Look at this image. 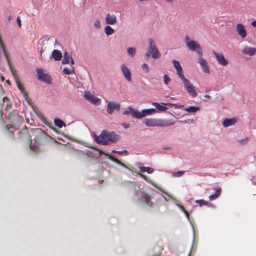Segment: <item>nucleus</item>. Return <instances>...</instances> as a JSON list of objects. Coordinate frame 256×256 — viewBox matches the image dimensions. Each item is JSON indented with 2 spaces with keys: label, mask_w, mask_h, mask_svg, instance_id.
Listing matches in <instances>:
<instances>
[{
  "label": "nucleus",
  "mask_w": 256,
  "mask_h": 256,
  "mask_svg": "<svg viewBox=\"0 0 256 256\" xmlns=\"http://www.w3.org/2000/svg\"><path fill=\"white\" fill-rule=\"evenodd\" d=\"M213 54L220 64L223 66H226L228 64V60L225 58L224 55L222 53L213 52Z\"/></svg>",
  "instance_id": "obj_13"
},
{
  "label": "nucleus",
  "mask_w": 256,
  "mask_h": 256,
  "mask_svg": "<svg viewBox=\"0 0 256 256\" xmlns=\"http://www.w3.org/2000/svg\"><path fill=\"white\" fill-rule=\"evenodd\" d=\"M8 118L12 121L18 120L20 118L18 110H14L9 114Z\"/></svg>",
  "instance_id": "obj_22"
},
{
  "label": "nucleus",
  "mask_w": 256,
  "mask_h": 256,
  "mask_svg": "<svg viewBox=\"0 0 256 256\" xmlns=\"http://www.w3.org/2000/svg\"><path fill=\"white\" fill-rule=\"evenodd\" d=\"M116 18L114 14H108L106 17V23L108 24H114L116 22Z\"/></svg>",
  "instance_id": "obj_18"
},
{
  "label": "nucleus",
  "mask_w": 256,
  "mask_h": 256,
  "mask_svg": "<svg viewBox=\"0 0 256 256\" xmlns=\"http://www.w3.org/2000/svg\"><path fill=\"white\" fill-rule=\"evenodd\" d=\"M251 24L254 27H256V20H254L251 22Z\"/></svg>",
  "instance_id": "obj_49"
},
{
  "label": "nucleus",
  "mask_w": 256,
  "mask_h": 256,
  "mask_svg": "<svg viewBox=\"0 0 256 256\" xmlns=\"http://www.w3.org/2000/svg\"><path fill=\"white\" fill-rule=\"evenodd\" d=\"M139 168L142 172H147L148 174H152L154 171V169L150 167L140 166H139Z\"/></svg>",
  "instance_id": "obj_27"
},
{
  "label": "nucleus",
  "mask_w": 256,
  "mask_h": 256,
  "mask_svg": "<svg viewBox=\"0 0 256 256\" xmlns=\"http://www.w3.org/2000/svg\"><path fill=\"white\" fill-rule=\"evenodd\" d=\"M2 114H3V113H2V110H0V118L2 119Z\"/></svg>",
  "instance_id": "obj_52"
},
{
  "label": "nucleus",
  "mask_w": 256,
  "mask_h": 256,
  "mask_svg": "<svg viewBox=\"0 0 256 256\" xmlns=\"http://www.w3.org/2000/svg\"><path fill=\"white\" fill-rule=\"evenodd\" d=\"M54 122L55 125L56 126L59 128H62L63 126H66L64 122L60 119L56 118L54 120Z\"/></svg>",
  "instance_id": "obj_32"
},
{
  "label": "nucleus",
  "mask_w": 256,
  "mask_h": 256,
  "mask_svg": "<svg viewBox=\"0 0 256 256\" xmlns=\"http://www.w3.org/2000/svg\"><path fill=\"white\" fill-rule=\"evenodd\" d=\"M245 140H246V142H248V138H246V139Z\"/></svg>",
  "instance_id": "obj_62"
},
{
  "label": "nucleus",
  "mask_w": 256,
  "mask_h": 256,
  "mask_svg": "<svg viewBox=\"0 0 256 256\" xmlns=\"http://www.w3.org/2000/svg\"><path fill=\"white\" fill-rule=\"evenodd\" d=\"M151 56L153 58L156 59L160 57L161 54L155 44L154 40L150 38L148 40V50L146 54V58Z\"/></svg>",
  "instance_id": "obj_4"
},
{
  "label": "nucleus",
  "mask_w": 256,
  "mask_h": 256,
  "mask_svg": "<svg viewBox=\"0 0 256 256\" xmlns=\"http://www.w3.org/2000/svg\"><path fill=\"white\" fill-rule=\"evenodd\" d=\"M112 152L117 153V154H126L127 152V150H122V151L113 150Z\"/></svg>",
  "instance_id": "obj_45"
},
{
  "label": "nucleus",
  "mask_w": 256,
  "mask_h": 256,
  "mask_svg": "<svg viewBox=\"0 0 256 256\" xmlns=\"http://www.w3.org/2000/svg\"><path fill=\"white\" fill-rule=\"evenodd\" d=\"M198 61L204 72L209 73V68L206 60L202 58H200Z\"/></svg>",
  "instance_id": "obj_19"
},
{
  "label": "nucleus",
  "mask_w": 256,
  "mask_h": 256,
  "mask_svg": "<svg viewBox=\"0 0 256 256\" xmlns=\"http://www.w3.org/2000/svg\"><path fill=\"white\" fill-rule=\"evenodd\" d=\"M6 82L9 85L11 84L9 80H6Z\"/></svg>",
  "instance_id": "obj_57"
},
{
  "label": "nucleus",
  "mask_w": 256,
  "mask_h": 256,
  "mask_svg": "<svg viewBox=\"0 0 256 256\" xmlns=\"http://www.w3.org/2000/svg\"><path fill=\"white\" fill-rule=\"evenodd\" d=\"M10 66L11 72L12 74V75H13V76L14 78V80H16V82L17 84L18 88L21 91L22 93V94H23L24 98H25V99L30 104V102H29L30 100V98L28 95V94L24 90V86L21 84L20 80L19 79V78L16 74V71L15 70L14 68H13L12 67L11 64L10 65Z\"/></svg>",
  "instance_id": "obj_7"
},
{
  "label": "nucleus",
  "mask_w": 256,
  "mask_h": 256,
  "mask_svg": "<svg viewBox=\"0 0 256 256\" xmlns=\"http://www.w3.org/2000/svg\"><path fill=\"white\" fill-rule=\"evenodd\" d=\"M109 159L117 164H120V162L117 158L112 156H109Z\"/></svg>",
  "instance_id": "obj_43"
},
{
  "label": "nucleus",
  "mask_w": 256,
  "mask_h": 256,
  "mask_svg": "<svg viewBox=\"0 0 256 256\" xmlns=\"http://www.w3.org/2000/svg\"><path fill=\"white\" fill-rule=\"evenodd\" d=\"M214 190H215L214 194H211L209 196V199L210 200H213L216 199L221 194V188H214Z\"/></svg>",
  "instance_id": "obj_23"
},
{
  "label": "nucleus",
  "mask_w": 256,
  "mask_h": 256,
  "mask_svg": "<svg viewBox=\"0 0 256 256\" xmlns=\"http://www.w3.org/2000/svg\"><path fill=\"white\" fill-rule=\"evenodd\" d=\"M184 173V171H178L176 172H174L172 173V176L174 177H180L183 176Z\"/></svg>",
  "instance_id": "obj_35"
},
{
  "label": "nucleus",
  "mask_w": 256,
  "mask_h": 256,
  "mask_svg": "<svg viewBox=\"0 0 256 256\" xmlns=\"http://www.w3.org/2000/svg\"><path fill=\"white\" fill-rule=\"evenodd\" d=\"M8 19L9 20H10L12 19V16H9L8 18Z\"/></svg>",
  "instance_id": "obj_60"
},
{
  "label": "nucleus",
  "mask_w": 256,
  "mask_h": 256,
  "mask_svg": "<svg viewBox=\"0 0 256 256\" xmlns=\"http://www.w3.org/2000/svg\"><path fill=\"white\" fill-rule=\"evenodd\" d=\"M136 112H138V110H134L131 107H129L128 110L124 111L122 114L124 115L130 114L133 118H136V117L134 116V114Z\"/></svg>",
  "instance_id": "obj_28"
},
{
  "label": "nucleus",
  "mask_w": 256,
  "mask_h": 256,
  "mask_svg": "<svg viewBox=\"0 0 256 256\" xmlns=\"http://www.w3.org/2000/svg\"><path fill=\"white\" fill-rule=\"evenodd\" d=\"M236 120L235 118H226L222 122V125L224 127H228L235 124Z\"/></svg>",
  "instance_id": "obj_24"
},
{
  "label": "nucleus",
  "mask_w": 256,
  "mask_h": 256,
  "mask_svg": "<svg viewBox=\"0 0 256 256\" xmlns=\"http://www.w3.org/2000/svg\"><path fill=\"white\" fill-rule=\"evenodd\" d=\"M190 121H191V122H194L193 120H190Z\"/></svg>",
  "instance_id": "obj_63"
},
{
  "label": "nucleus",
  "mask_w": 256,
  "mask_h": 256,
  "mask_svg": "<svg viewBox=\"0 0 256 256\" xmlns=\"http://www.w3.org/2000/svg\"><path fill=\"white\" fill-rule=\"evenodd\" d=\"M152 105L154 106L156 110L160 112H166L168 109L167 107L166 106L163 105L162 104V102L160 104L158 102H153Z\"/></svg>",
  "instance_id": "obj_25"
},
{
  "label": "nucleus",
  "mask_w": 256,
  "mask_h": 256,
  "mask_svg": "<svg viewBox=\"0 0 256 256\" xmlns=\"http://www.w3.org/2000/svg\"><path fill=\"white\" fill-rule=\"evenodd\" d=\"M142 69L146 73H148L150 72V68L148 65L145 63L143 64L142 66Z\"/></svg>",
  "instance_id": "obj_38"
},
{
  "label": "nucleus",
  "mask_w": 256,
  "mask_h": 256,
  "mask_svg": "<svg viewBox=\"0 0 256 256\" xmlns=\"http://www.w3.org/2000/svg\"><path fill=\"white\" fill-rule=\"evenodd\" d=\"M12 128V126H6V128H7V130H8V132L9 135H10V136H12V138H14V132H12V131L10 130V128Z\"/></svg>",
  "instance_id": "obj_41"
},
{
  "label": "nucleus",
  "mask_w": 256,
  "mask_h": 256,
  "mask_svg": "<svg viewBox=\"0 0 256 256\" xmlns=\"http://www.w3.org/2000/svg\"><path fill=\"white\" fill-rule=\"evenodd\" d=\"M12 108V104L11 102H9L8 103H7L6 108H5V110H6L8 111L9 110H10Z\"/></svg>",
  "instance_id": "obj_44"
},
{
  "label": "nucleus",
  "mask_w": 256,
  "mask_h": 256,
  "mask_svg": "<svg viewBox=\"0 0 256 256\" xmlns=\"http://www.w3.org/2000/svg\"><path fill=\"white\" fill-rule=\"evenodd\" d=\"M86 100L96 105H99L101 102V100L96 97L93 94L90 92H86L84 93Z\"/></svg>",
  "instance_id": "obj_10"
},
{
  "label": "nucleus",
  "mask_w": 256,
  "mask_h": 256,
  "mask_svg": "<svg viewBox=\"0 0 256 256\" xmlns=\"http://www.w3.org/2000/svg\"><path fill=\"white\" fill-rule=\"evenodd\" d=\"M184 214H185V215L186 216L187 218H189L190 214H189V213L186 210L184 212Z\"/></svg>",
  "instance_id": "obj_50"
},
{
  "label": "nucleus",
  "mask_w": 256,
  "mask_h": 256,
  "mask_svg": "<svg viewBox=\"0 0 256 256\" xmlns=\"http://www.w3.org/2000/svg\"><path fill=\"white\" fill-rule=\"evenodd\" d=\"M164 0L169 3H172L173 2V0Z\"/></svg>",
  "instance_id": "obj_55"
},
{
  "label": "nucleus",
  "mask_w": 256,
  "mask_h": 256,
  "mask_svg": "<svg viewBox=\"0 0 256 256\" xmlns=\"http://www.w3.org/2000/svg\"><path fill=\"white\" fill-rule=\"evenodd\" d=\"M188 121H190V120H184V121H180V122H183V123H188Z\"/></svg>",
  "instance_id": "obj_54"
},
{
  "label": "nucleus",
  "mask_w": 256,
  "mask_h": 256,
  "mask_svg": "<svg viewBox=\"0 0 256 256\" xmlns=\"http://www.w3.org/2000/svg\"><path fill=\"white\" fill-rule=\"evenodd\" d=\"M195 202L196 204H198L200 206H208L210 205V204L208 202L202 200H196Z\"/></svg>",
  "instance_id": "obj_34"
},
{
  "label": "nucleus",
  "mask_w": 256,
  "mask_h": 256,
  "mask_svg": "<svg viewBox=\"0 0 256 256\" xmlns=\"http://www.w3.org/2000/svg\"><path fill=\"white\" fill-rule=\"evenodd\" d=\"M120 108L119 104L114 102H108V104L107 112L108 114H112L114 110H118Z\"/></svg>",
  "instance_id": "obj_16"
},
{
  "label": "nucleus",
  "mask_w": 256,
  "mask_h": 256,
  "mask_svg": "<svg viewBox=\"0 0 256 256\" xmlns=\"http://www.w3.org/2000/svg\"><path fill=\"white\" fill-rule=\"evenodd\" d=\"M18 136L22 140L26 142L28 144L32 143L30 136L26 127L18 132Z\"/></svg>",
  "instance_id": "obj_9"
},
{
  "label": "nucleus",
  "mask_w": 256,
  "mask_h": 256,
  "mask_svg": "<svg viewBox=\"0 0 256 256\" xmlns=\"http://www.w3.org/2000/svg\"><path fill=\"white\" fill-rule=\"evenodd\" d=\"M1 78H2V81H4V76H2Z\"/></svg>",
  "instance_id": "obj_59"
},
{
  "label": "nucleus",
  "mask_w": 256,
  "mask_h": 256,
  "mask_svg": "<svg viewBox=\"0 0 256 256\" xmlns=\"http://www.w3.org/2000/svg\"><path fill=\"white\" fill-rule=\"evenodd\" d=\"M122 126L125 128H128L130 127V124L126 123L122 124Z\"/></svg>",
  "instance_id": "obj_46"
},
{
  "label": "nucleus",
  "mask_w": 256,
  "mask_h": 256,
  "mask_svg": "<svg viewBox=\"0 0 256 256\" xmlns=\"http://www.w3.org/2000/svg\"><path fill=\"white\" fill-rule=\"evenodd\" d=\"M184 42L188 48L192 51H196L200 56L202 55V52L200 44L196 41L190 40L188 36L184 38Z\"/></svg>",
  "instance_id": "obj_5"
},
{
  "label": "nucleus",
  "mask_w": 256,
  "mask_h": 256,
  "mask_svg": "<svg viewBox=\"0 0 256 256\" xmlns=\"http://www.w3.org/2000/svg\"><path fill=\"white\" fill-rule=\"evenodd\" d=\"M242 52L245 54L252 56L256 54V48L251 47H246L244 49Z\"/></svg>",
  "instance_id": "obj_21"
},
{
  "label": "nucleus",
  "mask_w": 256,
  "mask_h": 256,
  "mask_svg": "<svg viewBox=\"0 0 256 256\" xmlns=\"http://www.w3.org/2000/svg\"><path fill=\"white\" fill-rule=\"evenodd\" d=\"M32 132L35 136L34 138V143L33 144L32 143L30 144V146L34 151L38 148L40 145L46 143L49 138H53L51 136H48L47 134L40 128H36Z\"/></svg>",
  "instance_id": "obj_1"
},
{
  "label": "nucleus",
  "mask_w": 256,
  "mask_h": 256,
  "mask_svg": "<svg viewBox=\"0 0 256 256\" xmlns=\"http://www.w3.org/2000/svg\"><path fill=\"white\" fill-rule=\"evenodd\" d=\"M138 174V176L140 178H142L143 179H144L146 182H150V180H149L148 178L146 176H145V175H144L140 173V172H139Z\"/></svg>",
  "instance_id": "obj_40"
},
{
  "label": "nucleus",
  "mask_w": 256,
  "mask_h": 256,
  "mask_svg": "<svg viewBox=\"0 0 256 256\" xmlns=\"http://www.w3.org/2000/svg\"><path fill=\"white\" fill-rule=\"evenodd\" d=\"M162 104L163 105H166V106H174L176 108H181L184 107L183 105H181V104L178 105L176 104H172V103H169V102H167V103L162 102Z\"/></svg>",
  "instance_id": "obj_33"
},
{
  "label": "nucleus",
  "mask_w": 256,
  "mask_h": 256,
  "mask_svg": "<svg viewBox=\"0 0 256 256\" xmlns=\"http://www.w3.org/2000/svg\"><path fill=\"white\" fill-rule=\"evenodd\" d=\"M236 30L241 38H244L246 36L247 32L244 26L242 24H237L236 26Z\"/></svg>",
  "instance_id": "obj_14"
},
{
  "label": "nucleus",
  "mask_w": 256,
  "mask_h": 256,
  "mask_svg": "<svg viewBox=\"0 0 256 256\" xmlns=\"http://www.w3.org/2000/svg\"><path fill=\"white\" fill-rule=\"evenodd\" d=\"M16 21H17V23H18V25L19 27H20L21 26V21L20 20V18L19 16L18 17Z\"/></svg>",
  "instance_id": "obj_47"
},
{
  "label": "nucleus",
  "mask_w": 256,
  "mask_h": 256,
  "mask_svg": "<svg viewBox=\"0 0 256 256\" xmlns=\"http://www.w3.org/2000/svg\"><path fill=\"white\" fill-rule=\"evenodd\" d=\"M122 72L126 78V79L129 82H132V74L129 68L125 64H122L121 66Z\"/></svg>",
  "instance_id": "obj_15"
},
{
  "label": "nucleus",
  "mask_w": 256,
  "mask_h": 256,
  "mask_svg": "<svg viewBox=\"0 0 256 256\" xmlns=\"http://www.w3.org/2000/svg\"><path fill=\"white\" fill-rule=\"evenodd\" d=\"M204 98L208 99L210 98V96L209 95H205Z\"/></svg>",
  "instance_id": "obj_56"
},
{
  "label": "nucleus",
  "mask_w": 256,
  "mask_h": 256,
  "mask_svg": "<svg viewBox=\"0 0 256 256\" xmlns=\"http://www.w3.org/2000/svg\"><path fill=\"white\" fill-rule=\"evenodd\" d=\"M188 256H190V252Z\"/></svg>",
  "instance_id": "obj_64"
},
{
  "label": "nucleus",
  "mask_w": 256,
  "mask_h": 256,
  "mask_svg": "<svg viewBox=\"0 0 256 256\" xmlns=\"http://www.w3.org/2000/svg\"><path fill=\"white\" fill-rule=\"evenodd\" d=\"M99 153H100V155H102V154H104V152L102 150H99Z\"/></svg>",
  "instance_id": "obj_58"
},
{
  "label": "nucleus",
  "mask_w": 256,
  "mask_h": 256,
  "mask_svg": "<svg viewBox=\"0 0 256 256\" xmlns=\"http://www.w3.org/2000/svg\"><path fill=\"white\" fill-rule=\"evenodd\" d=\"M127 190L132 198H136L138 196V192L141 190L140 184L138 182H131L128 186Z\"/></svg>",
  "instance_id": "obj_8"
},
{
  "label": "nucleus",
  "mask_w": 256,
  "mask_h": 256,
  "mask_svg": "<svg viewBox=\"0 0 256 256\" xmlns=\"http://www.w3.org/2000/svg\"><path fill=\"white\" fill-rule=\"evenodd\" d=\"M157 188H158V190H161L162 192H164V194H167V195H168V194H167L166 192H164V190H163L162 188H158V187Z\"/></svg>",
  "instance_id": "obj_53"
},
{
  "label": "nucleus",
  "mask_w": 256,
  "mask_h": 256,
  "mask_svg": "<svg viewBox=\"0 0 256 256\" xmlns=\"http://www.w3.org/2000/svg\"><path fill=\"white\" fill-rule=\"evenodd\" d=\"M6 100L9 102L10 100H9V98L8 97L5 96L4 98H3V101L5 102Z\"/></svg>",
  "instance_id": "obj_51"
},
{
  "label": "nucleus",
  "mask_w": 256,
  "mask_h": 256,
  "mask_svg": "<svg viewBox=\"0 0 256 256\" xmlns=\"http://www.w3.org/2000/svg\"><path fill=\"white\" fill-rule=\"evenodd\" d=\"M94 26L97 28H99L100 27V20H96L94 24Z\"/></svg>",
  "instance_id": "obj_42"
},
{
  "label": "nucleus",
  "mask_w": 256,
  "mask_h": 256,
  "mask_svg": "<svg viewBox=\"0 0 256 256\" xmlns=\"http://www.w3.org/2000/svg\"><path fill=\"white\" fill-rule=\"evenodd\" d=\"M156 112V110L154 108L146 109L142 110L140 112L138 110L134 114V116L136 117V118H142L146 116H150L154 114Z\"/></svg>",
  "instance_id": "obj_11"
},
{
  "label": "nucleus",
  "mask_w": 256,
  "mask_h": 256,
  "mask_svg": "<svg viewBox=\"0 0 256 256\" xmlns=\"http://www.w3.org/2000/svg\"><path fill=\"white\" fill-rule=\"evenodd\" d=\"M138 174V176L140 178H142L143 179H144L146 182H150V180H149L148 178L146 176H145V175H144L140 173V172H139Z\"/></svg>",
  "instance_id": "obj_39"
},
{
  "label": "nucleus",
  "mask_w": 256,
  "mask_h": 256,
  "mask_svg": "<svg viewBox=\"0 0 256 256\" xmlns=\"http://www.w3.org/2000/svg\"><path fill=\"white\" fill-rule=\"evenodd\" d=\"M128 52L132 57L135 55L136 49L133 48H130L128 49Z\"/></svg>",
  "instance_id": "obj_36"
},
{
  "label": "nucleus",
  "mask_w": 256,
  "mask_h": 256,
  "mask_svg": "<svg viewBox=\"0 0 256 256\" xmlns=\"http://www.w3.org/2000/svg\"><path fill=\"white\" fill-rule=\"evenodd\" d=\"M114 32V30L110 26H106L104 28V32L108 36L112 34Z\"/></svg>",
  "instance_id": "obj_29"
},
{
  "label": "nucleus",
  "mask_w": 256,
  "mask_h": 256,
  "mask_svg": "<svg viewBox=\"0 0 256 256\" xmlns=\"http://www.w3.org/2000/svg\"><path fill=\"white\" fill-rule=\"evenodd\" d=\"M70 60L71 64L72 65L74 64V62L73 58L70 56L68 52H66L64 53V58L62 62L63 64H68L70 62Z\"/></svg>",
  "instance_id": "obj_20"
},
{
  "label": "nucleus",
  "mask_w": 256,
  "mask_h": 256,
  "mask_svg": "<svg viewBox=\"0 0 256 256\" xmlns=\"http://www.w3.org/2000/svg\"><path fill=\"white\" fill-rule=\"evenodd\" d=\"M52 56L56 61H59L62 59V54L61 52L57 50L52 51Z\"/></svg>",
  "instance_id": "obj_26"
},
{
  "label": "nucleus",
  "mask_w": 256,
  "mask_h": 256,
  "mask_svg": "<svg viewBox=\"0 0 256 256\" xmlns=\"http://www.w3.org/2000/svg\"><path fill=\"white\" fill-rule=\"evenodd\" d=\"M170 78L168 76V74H164V81L165 84L167 85L170 81Z\"/></svg>",
  "instance_id": "obj_37"
},
{
  "label": "nucleus",
  "mask_w": 256,
  "mask_h": 256,
  "mask_svg": "<svg viewBox=\"0 0 256 256\" xmlns=\"http://www.w3.org/2000/svg\"><path fill=\"white\" fill-rule=\"evenodd\" d=\"M144 122L148 126H166L172 125L174 122L172 120H158L156 119H144Z\"/></svg>",
  "instance_id": "obj_3"
},
{
  "label": "nucleus",
  "mask_w": 256,
  "mask_h": 256,
  "mask_svg": "<svg viewBox=\"0 0 256 256\" xmlns=\"http://www.w3.org/2000/svg\"><path fill=\"white\" fill-rule=\"evenodd\" d=\"M74 67L72 66H70V68H64V69H63V72L65 74H70L74 72Z\"/></svg>",
  "instance_id": "obj_30"
},
{
  "label": "nucleus",
  "mask_w": 256,
  "mask_h": 256,
  "mask_svg": "<svg viewBox=\"0 0 256 256\" xmlns=\"http://www.w3.org/2000/svg\"><path fill=\"white\" fill-rule=\"evenodd\" d=\"M95 140L98 144L108 145L116 142L119 138L118 136L114 132L104 130L99 136H94Z\"/></svg>",
  "instance_id": "obj_2"
},
{
  "label": "nucleus",
  "mask_w": 256,
  "mask_h": 256,
  "mask_svg": "<svg viewBox=\"0 0 256 256\" xmlns=\"http://www.w3.org/2000/svg\"><path fill=\"white\" fill-rule=\"evenodd\" d=\"M184 86V89L186 90L187 92L192 97L195 98L197 96V93L195 87L191 83V82L186 78L184 76L180 78Z\"/></svg>",
  "instance_id": "obj_6"
},
{
  "label": "nucleus",
  "mask_w": 256,
  "mask_h": 256,
  "mask_svg": "<svg viewBox=\"0 0 256 256\" xmlns=\"http://www.w3.org/2000/svg\"><path fill=\"white\" fill-rule=\"evenodd\" d=\"M172 64H174V68L176 70V74L178 76L179 78H180L184 76V72L180 64V62L176 60H174L172 61Z\"/></svg>",
  "instance_id": "obj_17"
},
{
  "label": "nucleus",
  "mask_w": 256,
  "mask_h": 256,
  "mask_svg": "<svg viewBox=\"0 0 256 256\" xmlns=\"http://www.w3.org/2000/svg\"><path fill=\"white\" fill-rule=\"evenodd\" d=\"M36 72L38 74V79L40 81L46 82L48 84L51 82V78L49 75L44 72L42 68H37Z\"/></svg>",
  "instance_id": "obj_12"
},
{
  "label": "nucleus",
  "mask_w": 256,
  "mask_h": 256,
  "mask_svg": "<svg viewBox=\"0 0 256 256\" xmlns=\"http://www.w3.org/2000/svg\"><path fill=\"white\" fill-rule=\"evenodd\" d=\"M199 110L198 107L190 106L185 109V110L190 113H194Z\"/></svg>",
  "instance_id": "obj_31"
},
{
  "label": "nucleus",
  "mask_w": 256,
  "mask_h": 256,
  "mask_svg": "<svg viewBox=\"0 0 256 256\" xmlns=\"http://www.w3.org/2000/svg\"><path fill=\"white\" fill-rule=\"evenodd\" d=\"M178 206L182 211L184 212L186 211L184 206L180 205Z\"/></svg>",
  "instance_id": "obj_48"
},
{
  "label": "nucleus",
  "mask_w": 256,
  "mask_h": 256,
  "mask_svg": "<svg viewBox=\"0 0 256 256\" xmlns=\"http://www.w3.org/2000/svg\"><path fill=\"white\" fill-rule=\"evenodd\" d=\"M146 203L148 204V200H147L146 198Z\"/></svg>",
  "instance_id": "obj_61"
}]
</instances>
